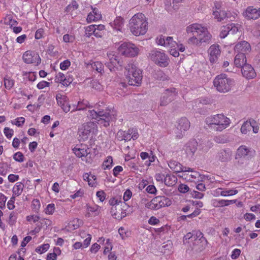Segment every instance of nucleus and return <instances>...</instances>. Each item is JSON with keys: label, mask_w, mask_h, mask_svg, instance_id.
I'll return each mask as SVG.
<instances>
[{"label": "nucleus", "mask_w": 260, "mask_h": 260, "mask_svg": "<svg viewBox=\"0 0 260 260\" xmlns=\"http://www.w3.org/2000/svg\"><path fill=\"white\" fill-rule=\"evenodd\" d=\"M8 165L5 163L0 164V175L5 176L7 174Z\"/></svg>", "instance_id": "nucleus-54"}, {"label": "nucleus", "mask_w": 260, "mask_h": 260, "mask_svg": "<svg viewBox=\"0 0 260 260\" xmlns=\"http://www.w3.org/2000/svg\"><path fill=\"white\" fill-rule=\"evenodd\" d=\"M214 141L217 143H226L229 141V138L226 135H219L214 137Z\"/></svg>", "instance_id": "nucleus-40"}, {"label": "nucleus", "mask_w": 260, "mask_h": 260, "mask_svg": "<svg viewBox=\"0 0 260 260\" xmlns=\"http://www.w3.org/2000/svg\"><path fill=\"white\" fill-rule=\"evenodd\" d=\"M107 56L109 61L106 64L110 71H115L116 70H118L119 67H122V62L120 61L117 56L109 53L107 54Z\"/></svg>", "instance_id": "nucleus-14"}, {"label": "nucleus", "mask_w": 260, "mask_h": 260, "mask_svg": "<svg viewBox=\"0 0 260 260\" xmlns=\"http://www.w3.org/2000/svg\"><path fill=\"white\" fill-rule=\"evenodd\" d=\"M89 148L86 145H77L73 149V151L75 155L78 157H85L89 153L88 152Z\"/></svg>", "instance_id": "nucleus-24"}, {"label": "nucleus", "mask_w": 260, "mask_h": 260, "mask_svg": "<svg viewBox=\"0 0 260 260\" xmlns=\"http://www.w3.org/2000/svg\"><path fill=\"white\" fill-rule=\"evenodd\" d=\"M148 25L147 18L142 13L135 14L129 22L131 32L136 36L145 35L148 30Z\"/></svg>", "instance_id": "nucleus-3"}, {"label": "nucleus", "mask_w": 260, "mask_h": 260, "mask_svg": "<svg viewBox=\"0 0 260 260\" xmlns=\"http://www.w3.org/2000/svg\"><path fill=\"white\" fill-rule=\"evenodd\" d=\"M23 59L26 63H33L38 65L41 62L39 55L34 51H27L23 55Z\"/></svg>", "instance_id": "nucleus-15"}, {"label": "nucleus", "mask_w": 260, "mask_h": 260, "mask_svg": "<svg viewBox=\"0 0 260 260\" xmlns=\"http://www.w3.org/2000/svg\"><path fill=\"white\" fill-rule=\"evenodd\" d=\"M251 123L253 132L255 134L257 133L259 129V125L253 119L251 120Z\"/></svg>", "instance_id": "nucleus-55"}, {"label": "nucleus", "mask_w": 260, "mask_h": 260, "mask_svg": "<svg viewBox=\"0 0 260 260\" xmlns=\"http://www.w3.org/2000/svg\"><path fill=\"white\" fill-rule=\"evenodd\" d=\"M176 181L177 178L174 176H171L169 175H166L164 179L165 184L168 186H171L175 185Z\"/></svg>", "instance_id": "nucleus-37"}, {"label": "nucleus", "mask_w": 260, "mask_h": 260, "mask_svg": "<svg viewBox=\"0 0 260 260\" xmlns=\"http://www.w3.org/2000/svg\"><path fill=\"white\" fill-rule=\"evenodd\" d=\"M238 192V190L232 189L222 190V192H221V194L222 197H227L236 194Z\"/></svg>", "instance_id": "nucleus-49"}, {"label": "nucleus", "mask_w": 260, "mask_h": 260, "mask_svg": "<svg viewBox=\"0 0 260 260\" xmlns=\"http://www.w3.org/2000/svg\"><path fill=\"white\" fill-rule=\"evenodd\" d=\"M129 208V206L125 203H121L119 207H111V213L112 217L117 220H121L127 215L126 211Z\"/></svg>", "instance_id": "nucleus-13"}, {"label": "nucleus", "mask_w": 260, "mask_h": 260, "mask_svg": "<svg viewBox=\"0 0 260 260\" xmlns=\"http://www.w3.org/2000/svg\"><path fill=\"white\" fill-rule=\"evenodd\" d=\"M98 132V126L94 122L84 123L78 129V134L80 140L85 141Z\"/></svg>", "instance_id": "nucleus-7"}, {"label": "nucleus", "mask_w": 260, "mask_h": 260, "mask_svg": "<svg viewBox=\"0 0 260 260\" xmlns=\"http://www.w3.org/2000/svg\"><path fill=\"white\" fill-rule=\"evenodd\" d=\"M192 242H193V249H194L196 251H202V250H203V249H204L205 248V247H206V246L207 245V243L205 245L204 247H202V243L201 242V241L200 240L199 242L198 241L197 242V240L196 239V240H193Z\"/></svg>", "instance_id": "nucleus-46"}, {"label": "nucleus", "mask_w": 260, "mask_h": 260, "mask_svg": "<svg viewBox=\"0 0 260 260\" xmlns=\"http://www.w3.org/2000/svg\"><path fill=\"white\" fill-rule=\"evenodd\" d=\"M190 126L189 120L185 117H182L178 121L176 128L175 130L176 137L181 138L185 132L187 131Z\"/></svg>", "instance_id": "nucleus-11"}, {"label": "nucleus", "mask_w": 260, "mask_h": 260, "mask_svg": "<svg viewBox=\"0 0 260 260\" xmlns=\"http://www.w3.org/2000/svg\"><path fill=\"white\" fill-rule=\"evenodd\" d=\"M83 179L88 182L89 185L93 187L96 184V177L92 174L86 173L83 175Z\"/></svg>", "instance_id": "nucleus-35"}, {"label": "nucleus", "mask_w": 260, "mask_h": 260, "mask_svg": "<svg viewBox=\"0 0 260 260\" xmlns=\"http://www.w3.org/2000/svg\"><path fill=\"white\" fill-rule=\"evenodd\" d=\"M198 143L195 140L189 141L185 146V151L188 157H192L197 149Z\"/></svg>", "instance_id": "nucleus-22"}, {"label": "nucleus", "mask_w": 260, "mask_h": 260, "mask_svg": "<svg viewBox=\"0 0 260 260\" xmlns=\"http://www.w3.org/2000/svg\"><path fill=\"white\" fill-rule=\"evenodd\" d=\"M93 70H96L98 73H102L103 71L104 66L101 62L95 61L90 63Z\"/></svg>", "instance_id": "nucleus-42"}, {"label": "nucleus", "mask_w": 260, "mask_h": 260, "mask_svg": "<svg viewBox=\"0 0 260 260\" xmlns=\"http://www.w3.org/2000/svg\"><path fill=\"white\" fill-rule=\"evenodd\" d=\"M157 210L171 204V201L168 198L164 196H157L154 198Z\"/></svg>", "instance_id": "nucleus-23"}, {"label": "nucleus", "mask_w": 260, "mask_h": 260, "mask_svg": "<svg viewBox=\"0 0 260 260\" xmlns=\"http://www.w3.org/2000/svg\"><path fill=\"white\" fill-rule=\"evenodd\" d=\"M4 86L8 90L11 89L14 85V81L9 77H5L4 79Z\"/></svg>", "instance_id": "nucleus-43"}, {"label": "nucleus", "mask_w": 260, "mask_h": 260, "mask_svg": "<svg viewBox=\"0 0 260 260\" xmlns=\"http://www.w3.org/2000/svg\"><path fill=\"white\" fill-rule=\"evenodd\" d=\"M41 207L40 201L38 199H34L32 201L31 208L35 212H38Z\"/></svg>", "instance_id": "nucleus-48"}, {"label": "nucleus", "mask_w": 260, "mask_h": 260, "mask_svg": "<svg viewBox=\"0 0 260 260\" xmlns=\"http://www.w3.org/2000/svg\"><path fill=\"white\" fill-rule=\"evenodd\" d=\"M89 107V103L87 101L82 100L79 101L77 106L74 105L73 106V110L72 111H77V110H83L85 109L87 107Z\"/></svg>", "instance_id": "nucleus-32"}, {"label": "nucleus", "mask_w": 260, "mask_h": 260, "mask_svg": "<svg viewBox=\"0 0 260 260\" xmlns=\"http://www.w3.org/2000/svg\"><path fill=\"white\" fill-rule=\"evenodd\" d=\"M176 42L173 41V38L167 37L165 38V47L173 48L176 46Z\"/></svg>", "instance_id": "nucleus-45"}, {"label": "nucleus", "mask_w": 260, "mask_h": 260, "mask_svg": "<svg viewBox=\"0 0 260 260\" xmlns=\"http://www.w3.org/2000/svg\"><path fill=\"white\" fill-rule=\"evenodd\" d=\"M177 92L176 89L171 88L166 89L163 93L160 99L159 105L160 106H166L174 100Z\"/></svg>", "instance_id": "nucleus-12"}, {"label": "nucleus", "mask_w": 260, "mask_h": 260, "mask_svg": "<svg viewBox=\"0 0 260 260\" xmlns=\"http://www.w3.org/2000/svg\"><path fill=\"white\" fill-rule=\"evenodd\" d=\"M183 174L182 177H184L185 179L190 181H193L195 179L199 178L200 175L199 173L192 168L186 167L183 171Z\"/></svg>", "instance_id": "nucleus-21"}, {"label": "nucleus", "mask_w": 260, "mask_h": 260, "mask_svg": "<svg viewBox=\"0 0 260 260\" xmlns=\"http://www.w3.org/2000/svg\"><path fill=\"white\" fill-rule=\"evenodd\" d=\"M196 239L197 240V242H199L200 240L201 241L202 247H204L207 243V240L204 237L203 233L200 231H195L192 233L189 232L187 233L184 237L183 242L184 243H189Z\"/></svg>", "instance_id": "nucleus-10"}, {"label": "nucleus", "mask_w": 260, "mask_h": 260, "mask_svg": "<svg viewBox=\"0 0 260 260\" xmlns=\"http://www.w3.org/2000/svg\"><path fill=\"white\" fill-rule=\"evenodd\" d=\"M168 165L171 170L176 173H183L186 168V167L182 166L179 162L174 160H170Z\"/></svg>", "instance_id": "nucleus-28"}, {"label": "nucleus", "mask_w": 260, "mask_h": 260, "mask_svg": "<svg viewBox=\"0 0 260 260\" xmlns=\"http://www.w3.org/2000/svg\"><path fill=\"white\" fill-rule=\"evenodd\" d=\"M100 213L99 207L98 206H90L87 205V211L85 216L89 217L92 215L97 216Z\"/></svg>", "instance_id": "nucleus-31"}, {"label": "nucleus", "mask_w": 260, "mask_h": 260, "mask_svg": "<svg viewBox=\"0 0 260 260\" xmlns=\"http://www.w3.org/2000/svg\"><path fill=\"white\" fill-rule=\"evenodd\" d=\"M191 195L192 198L198 199H202L204 197V193L196 190L191 191Z\"/></svg>", "instance_id": "nucleus-63"}, {"label": "nucleus", "mask_w": 260, "mask_h": 260, "mask_svg": "<svg viewBox=\"0 0 260 260\" xmlns=\"http://www.w3.org/2000/svg\"><path fill=\"white\" fill-rule=\"evenodd\" d=\"M71 65V62L67 59L60 63V68L62 70H66Z\"/></svg>", "instance_id": "nucleus-62"}, {"label": "nucleus", "mask_w": 260, "mask_h": 260, "mask_svg": "<svg viewBox=\"0 0 260 260\" xmlns=\"http://www.w3.org/2000/svg\"><path fill=\"white\" fill-rule=\"evenodd\" d=\"M95 31L94 25H91L87 26L85 29V35L89 37L91 35H93Z\"/></svg>", "instance_id": "nucleus-51"}, {"label": "nucleus", "mask_w": 260, "mask_h": 260, "mask_svg": "<svg viewBox=\"0 0 260 260\" xmlns=\"http://www.w3.org/2000/svg\"><path fill=\"white\" fill-rule=\"evenodd\" d=\"M245 159L242 158H239L236 159V155H235V161L234 162V166L237 168H239L242 167L243 164L245 162Z\"/></svg>", "instance_id": "nucleus-59"}, {"label": "nucleus", "mask_w": 260, "mask_h": 260, "mask_svg": "<svg viewBox=\"0 0 260 260\" xmlns=\"http://www.w3.org/2000/svg\"><path fill=\"white\" fill-rule=\"evenodd\" d=\"M251 130V120L246 121L243 123L241 127V132L243 134H247Z\"/></svg>", "instance_id": "nucleus-36"}, {"label": "nucleus", "mask_w": 260, "mask_h": 260, "mask_svg": "<svg viewBox=\"0 0 260 260\" xmlns=\"http://www.w3.org/2000/svg\"><path fill=\"white\" fill-rule=\"evenodd\" d=\"M187 34H191L187 43L190 45L200 46L203 43H209L212 39V35L208 31L207 27L199 23H193L186 28Z\"/></svg>", "instance_id": "nucleus-1"}, {"label": "nucleus", "mask_w": 260, "mask_h": 260, "mask_svg": "<svg viewBox=\"0 0 260 260\" xmlns=\"http://www.w3.org/2000/svg\"><path fill=\"white\" fill-rule=\"evenodd\" d=\"M112 157L110 156H108L106 160H105L103 163L102 167L103 169H110L112 166Z\"/></svg>", "instance_id": "nucleus-44"}, {"label": "nucleus", "mask_w": 260, "mask_h": 260, "mask_svg": "<svg viewBox=\"0 0 260 260\" xmlns=\"http://www.w3.org/2000/svg\"><path fill=\"white\" fill-rule=\"evenodd\" d=\"M100 106L96 104L98 110H89L88 116L91 119L95 120V121L99 124L107 127L110 125V122L116 119L115 112L113 110L106 109L101 110L99 109Z\"/></svg>", "instance_id": "nucleus-2"}, {"label": "nucleus", "mask_w": 260, "mask_h": 260, "mask_svg": "<svg viewBox=\"0 0 260 260\" xmlns=\"http://www.w3.org/2000/svg\"><path fill=\"white\" fill-rule=\"evenodd\" d=\"M49 248V245L48 244H44L42 246L38 247L36 251L40 253H43L46 252Z\"/></svg>", "instance_id": "nucleus-56"}, {"label": "nucleus", "mask_w": 260, "mask_h": 260, "mask_svg": "<svg viewBox=\"0 0 260 260\" xmlns=\"http://www.w3.org/2000/svg\"><path fill=\"white\" fill-rule=\"evenodd\" d=\"M243 16L248 20H255L260 18V8H254L252 6L248 7L243 13Z\"/></svg>", "instance_id": "nucleus-17"}, {"label": "nucleus", "mask_w": 260, "mask_h": 260, "mask_svg": "<svg viewBox=\"0 0 260 260\" xmlns=\"http://www.w3.org/2000/svg\"><path fill=\"white\" fill-rule=\"evenodd\" d=\"M106 246L105 247V249L104 250V254H107L108 252H109L112 249V244L110 241V239H108L106 240Z\"/></svg>", "instance_id": "nucleus-57"}, {"label": "nucleus", "mask_w": 260, "mask_h": 260, "mask_svg": "<svg viewBox=\"0 0 260 260\" xmlns=\"http://www.w3.org/2000/svg\"><path fill=\"white\" fill-rule=\"evenodd\" d=\"M246 58L244 53H238L235 57L234 63L238 68H242L246 64Z\"/></svg>", "instance_id": "nucleus-29"}, {"label": "nucleus", "mask_w": 260, "mask_h": 260, "mask_svg": "<svg viewBox=\"0 0 260 260\" xmlns=\"http://www.w3.org/2000/svg\"><path fill=\"white\" fill-rule=\"evenodd\" d=\"M251 47L250 44L246 41H242L238 43L235 46V51L239 53H245L250 52Z\"/></svg>", "instance_id": "nucleus-25"}, {"label": "nucleus", "mask_w": 260, "mask_h": 260, "mask_svg": "<svg viewBox=\"0 0 260 260\" xmlns=\"http://www.w3.org/2000/svg\"><path fill=\"white\" fill-rule=\"evenodd\" d=\"M118 51L123 55L134 57L138 54L139 49L135 44L125 42L120 45L118 48Z\"/></svg>", "instance_id": "nucleus-9"}, {"label": "nucleus", "mask_w": 260, "mask_h": 260, "mask_svg": "<svg viewBox=\"0 0 260 260\" xmlns=\"http://www.w3.org/2000/svg\"><path fill=\"white\" fill-rule=\"evenodd\" d=\"M213 84L218 91L226 93L231 89L234 84V81L228 78L226 75L221 74L215 78Z\"/></svg>", "instance_id": "nucleus-6"}, {"label": "nucleus", "mask_w": 260, "mask_h": 260, "mask_svg": "<svg viewBox=\"0 0 260 260\" xmlns=\"http://www.w3.org/2000/svg\"><path fill=\"white\" fill-rule=\"evenodd\" d=\"M25 122V118L23 117H20L12 121V123L14 125H16L18 127H21L24 124Z\"/></svg>", "instance_id": "nucleus-50"}, {"label": "nucleus", "mask_w": 260, "mask_h": 260, "mask_svg": "<svg viewBox=\"0 0 260 260\" xmlns=\"http://www.w3.org/2000/svg\"><path fill=\"white\" fill-rule=\"evenodd\" d=\"M63 40L65 43H72L75 40V37L73 35L66 34L63 36Z\"/></svg>", "instance_id": "nucleus-60"}, {"label": "nucleus", "mask_w": 260, "mask_h": 260, "mask_svg": "<svg viewBox=\"0 0 260 260\" xmlns=\"http://www.w3.org/2000/svg\"><path fill=\"white\" fill-rule=\"evenodd\" d=\"M111 26L117 31H122L124 25V19L120 16L117 17L110 23Z\"/></svg>", "instance_id": "nucleus-27"}, {"label": "nucleus", "mask_w": 260, "mask_h": 260, "mask_svg": "<svg viewBox=\"0 0 260 260\" xmlns=\"http://www.w3.org/2000/svg\"><path fill=\"white\" fill-rule=\"evenodd\" d=\"M24 156L21 152H17L13 155V158L16 161L21 162L24 161Z\"/></svg>", "instance_id": "nucleus-53"}, {"label": "nucleus", "mask_w": 260, "mask_h": 260, "mask_svg": "<svg viewBox=\"0 0 260 260\" xmlns=\"http://www.w3.org/2000/svg\"><path fill=\"white\" fill-rule=\"evenodd\" d=\"M230 29L228 24L226 26H223L221 28L220 37L221 38H225L228 34H230Z\"/></svg>", "instance_id": "nucleus-47"}, {"label": "nucleus", "mask_w": 260, "mask_h": 260, "mask_svg": "<svg viewBox=\"0 0 260 260\" xmlns=\"http://www.w3.org/2000/svg\"><path fill=\"white\" fill-rule=\"evenodd\" d=\"M121 203H125L124 202H122L120 198L118 197L112 198L109 200V204L112 207H119Z\"/></svg>", "instance_id": "nucleus-38"}, {"label": "nucleus", "mask_w": 260, "mask_h": 260, "mask_svg": "<svg viewBox=\"0 0 260 260\" xmlns=\"http://www.w3.org/2000/svg\"><path fill=\"white\" fill-rule=\"evenodd\" d=\"M125 80L132 86H140L143 79L142 71L133 63H129L125 67Z\"/></svg>", "instance_id": "nucleus-5"}, {"label": "nucleus", "mask_w": 260, "mask_h": 260, "mask_svg": "<svg viewBox=\"0 0 260 260\" xmlns=\"http://www.w3.org/2000/svg\"><path fill=\"white\" fill-rule=\"evenodd\" d=\"M220 48L217 44L211 45L208 50L209 55V60L211 63L216 62L220 55Z\"/></svg>", "instance_id": "nucleus-18"}, {"label": "nucleus", "mask_w": 260, "mask_h": 260, "mask_svg": "<svg viewBox=\"0 0 260 260\" xmlns=\"http://www.w3.org/2000/svg\"><path fill=\"white\" fill-rule=\"evenodd\" d=\"M232 151L230 149L220 150L216 156V159L223 162H228L232 159Z\"/></svg>", "instance_id": "nucleus-19"}, {"label": "nucleus", "mask_w": 260, "mask_h": 260, "mask_svg": "<svg viewBox=\"0 0 260 260\" xmlns=\"http://www.w3.org/2000/svg\"><path fill=\"white\" fill-rule=\"evenodd\" d=\"M228 14L225 12V11L220 10H215L213 12V15L214 17V18L217 19L218 21H221L224 18L228 17Z\"/></svg>", "instance_id": "nucleus-33"}, {"label": "nucleus", "mask_w": 260, "mask_h": 260, "mask_svg": "<svg viewBox=\"0 0 260 260\" xmlns=\"http://www.w3.org/2000/svg\"><path fill=\"white\" fill-rule=\"evenodd\" d=\"M241 73L243 77L247 79H253L256 75L253 68L247 63L241 68Z\"/></svg>", "instance_id": "nucleus-20"}, {"label": "nucleus", "mask_w": 260, "mask_h": 260, "mask_svg": "<svg viewBox=\"0 0 260 260\" xmlns=\"http://www.w3.org/2000/svg\"><path fill=\"white\" fill-rule=\"evenodd\" d=\"M148 57L159 67H166L169 64V58L162 51L156 49L152 50L149 52Z\"/></svg>", "instance_id": "nucleus-8"}, {"label": "nucleus", "mask_w": 260, "mask_h": 260, "mask_svg": "<svg viewBox=\"0 0 260 260\" xmlns=\"http://www.w3.org/2000/svg\"><path fill=\"white\" fill-rule=\"evenodd\" d=\"M81 236L82 238H85V239L84 240L83 243H82L83 248H86L88 247L90 243L91 236L89 234L83 232L81 233Z\"/></svg>", "instance_id": "nucleus-39"}, {"label": "nucleus", "mask_w": 260, "mask_h": 260, "mask_svg": "<svg viewBox=\"0 0 260 260\" xmlns=\"http://www.w3.org/2000/svg\"><path fill=\"white\" fill-rule=\"evenodd\" d=\"M96 195L99 200L102 202H103L106 199V193L103 190L97 191Z\"/></svg>", "instance_id": "nucleus-64"}, {"label": "nucleus", "mask_w": 260, "mask_h": 260, "mask_svg": "<svg viewBox=\"0 0 260 260\" xmlns=\"http://www.w3.org/2000/svg\"><path fill=\"white\" fill-rule=\"evenodd\" d=\"M134 130L129 129L127 132L119 131L117 133V136L120 140L128 141L131 139V135Z\"/></svg>", "instance_id": "nucleus-30"}, {"label": "nucleus", "mask_w": 260, "mask_h": 260, "mask_svg": "<svg viewBox=\"0 0 260 260\" xmlns=\"http://www.w3.org/2000/svg\"><path fill=\"white\" fill-rule=\"evenodd\" d=\"M24 187V185L21 182L16 183L13 187L12 190L14 196H19L22 192Z\"/></svg>", "instance_id": "nucleus-34"}, {"label": "nucleus", "mask_w": 260, "mask_h": 260, "mask_svg": "<svg viewBox=\"0 0 260 260\" xmlns=\"http://www.w3.org/2000/svg\"><path fill=\"white\" fill-rule=\"evenodd\" d=\"M145 208L150 210H157L154 198L152 199L151 201H149L145 206Z\"/></svg>", "instance_id": "nucleus-61"}, {"label": "nucleus", "mask_w": 260, "mask_h": 260, "mask_svg": "<svg viewBox=\"0 0 260 260\" xmlns=\"http://www.w3.org/2000/svg\"><path fill=\"white\" fill-rule=\"evenodd\" d=\"M254 154L255 151L254 150H251L246 146L242 145L240 146L237 150L236 154V159L242 158L246 160L253 156Z\"/></svg>", "instance_id": "nucleus-16"}, {"label": "nucleus", "mask_w": 260, "mask_h": 260, "mask_svg": "<svg viewBox=\"0 0 260 260\" xmlns=\"http://www.w3.org/2000/svg\"><path fill=\"white\" fill-rule=\"evenodd\" d=\"M55 210V205L54 204H48L45 209V212L48 215H52Z\"/></svg>", "instance_id": "nucleus-52"}, {"label": "nucleus", "mask_w": 260, "mask_h": 260, "mask_svg": "<svg viewBox=\"0 0 260 260\" xmlns=\"http://www.w3.org/2000/svg\"><path fill=\"white\" fill-rule=\"evenodd\" d=\"M56 99L57 101V103L59 106H62L63 104L69 101L68 98L65 95H62L60 93H58L56 96Z\"/></svg>", "instance_id": "nucleus-41"}, {"label": "nucleus", "mask_w": 260, "mask_h": 260, "mask_svg": "<svg viewBox=\"0 0 260 260\" xmlns=\"http://www.w3.org/2000/svg\"><path fill=\"white\" fill-rule=\"evenodd\" d=\"M236 200H213L212 201V204L213 207L216 208L223 207L224 206H228L231 204H233L236 202Z\"/></svg>", "instance_id": "nucleus-26"}, {"label": "nucleus", "mask_w": 260, "mask_h": 260, "mask_svg": "<svg viewBox=\"0 0 260 260\" xmlns=\"http://www.w3.org/2000/svg\"><path fill=\"white\" fill-rule=\"evenodd\" d=\"M205 122L212 130L221 132L230 125L231 120L223 114H217L207 117Z\"/></svg>", "instance_id": "nucleus-4"}, {"label": "nucleus", "mask_w": 260, "mask_h": 260, "mask_svg": "<svg viewBox=\"0 0 260 260\" xmlns=\"http://www.w3.org/2000/svg\"><path fill=\"white\" fill-rule=\"evenodd\" d=\"M4 133L8 139H11L14 134V131L9 127H5L4 129Z\"/></svg>", "instance_id": "nucleus-58"}]
</instances>
